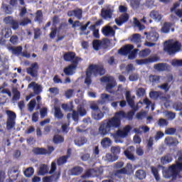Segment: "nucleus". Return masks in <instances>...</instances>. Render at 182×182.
<instances>
[{
    "label": "nucleus",
    "instance_id": "nucleus-23",
    "mask_svg": "<svg viewBox=\"0 0 182 182\" xmlns=\"http://www.w3.org/2000/svg\"><path fill=\"white\" fill-rule=\"evenodd\" d=\"M65 141V137L60 134H55L53 137L54 144H60Z\"/></svg>",
    "mask_w": 182,
    "mask_h": 182
},
{
    "label": "nucleus",
    "instance_id": "nucleus-45",
    "mask_svg": "<svg viewBox=\"0 0 182 182\" xmlns=\"http://www.w3.org/2000/svg\"><path fill=\"white\" fill-rule=\"evenodd\" d=\"M160 96H161V92L151 91L149 92V97H151V99L157 100Z\"/></svg>",
    "mask_w": 182,
    "mask_h": 182
},
{
    "label": "nucleus",
    "instance_id": "nucleus-5",
    "mask_svg": "<svg viewBox=\"0 0 182 182\" xmlns=\"http://www.w3.org/2000/svg\"><path fill=\"white\" fill-rule=\"evenodd\" d=\"M63 60L65 62H72L75 65H79V62L82 60V58L76 56V53L73 51H68L63 54Z\"/></svg>",
    "mask_w": 182,
    "mask_h": 182
},
{
    "label": "nucleus",
    "instance_id": "nucleus-12",
    "mask_svg": "<svg viewBox=\"0 0 182 182\" xmlns=\"http://www.w3.org/2000/svg\"><path fill=\"white\" fill-rule=\"evenodd\" d=\"M78 64L72 63L69 65L68 67H65L63 69V72L66 76H72V75H75V70L77 68Z\"/></svg>",
    "mask_w": 182,
    "mask_h": 182
},
{
    "label": "nucleus",
    "instance_id": "nucleus-58",
    "mask_svg": "<svg viewBox=\"0 0 182 182\" xmlns=\"http://www.w3.org/2000/svg\"><path fill=\"white\" fill-rule=\"evenodd\" d=\"M82 14H83V11L80 9L74 10V16H75V18H77V19H82Z\"/></svg>",
    "mask_w": 182,
    "mask_h": 182
},
{
    "label": "nucleus",
    "instance_id": "nucleus-52",
    "mask_svg": "<svg viewBox=\"0 0 182 182\" xmlns=\"http://www.w3.org/2000/svg\"><path fill=\"white\" fill-rule=\"evenodd\" d=\"M4 23H18V22L15 21V20L14 19V16H12L5 17L4 18Z\"/></svg>",
    "mask_w": 182,
    "mask_h": 182
},
{
    "label": "nucleus",
    "instance_id": "nucleus-64",
    "mask_svg": "<svg viewBox=\"0 0 182 182\" xmlns=\"http://www.w3.org/2000/svg\"><path fill=\"white\" fill-rule=\"evenodd\" d=\"M178 163H182V150L178 152V159L176 161L175 164Z\"/></svg>",
    "mask_w": 182,
    "mask_h": 182
},
{
    "label": "nucleus",
    "instance_id": "nucleus-14",
    "mask_svg": "<svg viewBox=\"0 0 182 182\" xmlns=\"http://www.w3.org/2000/svg\"><path fill=\"white\" fill-rule=\"evenodd\" d=\"M133 48H134L133 45L128 44L122 47L118 52L119 53H120V55L127 56V55H129V53L132 52V50L133 49Z\"/></svg>",
    "mask_w": 182,
    "mask_h": 182
},
{
    "label": "nucleus",
    "instance_id": "nucleus-37",
    "mask_svg": "<svg viewBox=\"0 0 182 182\" xmlns=\"http://www.w3.org/2000/svg\"><path fill=\"white\" fill-rule=\"evenodd\" d=\"M154 68L156 70H159V72H164V70L167 69V64L164 63H160L156 64L154 65Z\"/></svg>",
    "mask_w": 182,
    "mask_h": 182
},
{
    "label": "nucleus",
    "instance_id": "nucleus-51",
    "mask_svg": "<svg viewBox=\"0 0 182 182\" xmlns=\"http://www.w3.org/2000/svg\"><path fill=\"white\" fill-rule=\"evenodd\" d=\"M148 63H156V62H159L160 60V57L157 56V55H153L147 58Z\"/></svg>",
    "mask_w": 182,
    "mask_h": 182
},
{
    "label": "nucleus",
    "instance_id": "nucleus-41",
    "mask_svg": "<svg viewBox=\"0 0 182 182\" xmlns=\"http://www.w3.org/2000/svg\"><path fill=\"white\" fill-rule=\"evenodd\" d=\"M131 42H134V43H139L141 41V36L139 33L133 34L130 38Z\"/></svg>",
    "mask_w": 182,
    "mask_h": 182
},
{
    "label": "nucleus",
    "instance_id": "nucleus-29",
    "mask_svg": "<svg viewBox=\"0 0 182 182\" xmlns=\"http://www.w3.org/2000/svg\"><path fill=\"white\" fill-rule=\"evenodd\" d=\"M54 110H55L54 116L56 119H58V120L63 119L64 114L62 113V110L60 109V107H55Z\"/></svg>",
    "mask_w": 182,
    "mask_h": 182
},
{
    "label": "nucleus",
    "instance_id": "nucleus-63",
    "mask_svg": "<svg viewBox=\"0 0 182 182\" xmlns=\"http://www.w3.org/2000/svg\"><path fill=\"white\" fill-rule=\"evenodd\" d=\"M172 66H182V60H173Z\"/></svg>",
    "mask_w": 182,
    "mask_h": 182
},
{
    "label": "nucleus",
    "instance_id": "nucleus-28",
    "mask_svg": "<svg viewBox=\"0 0 182 182\" xmlns=\"http://www.w3.org/2000/svg\"><path fill=\"white\" fill-rule=\"evenodd\" d=\"M9 50H11L13 55H16V56H19L22 53L23 48L22 46L14 47L11 46L9 48Z\"/></svg>",
    "mask_w": 182,
    "mask_h": 182
},
{
    "label": "nucleus",
    "instance_id": "nucleus-3",
    "mask_svg": "<svg viewBox=\"0 0 182 182\" xmlns=\"http://www.w3.org/2000/svg\"><path fill=\"white\" fill-rule=\"evenodd\" d=\"M181 49V43L178 41H175L173 43L168 42L164 46V50L166 52L168 55H174L176 52H178Z\"/></svg>",
    "mask_w": 182,
    "mask_h": 182
},
{
    "label": "nucleus",
    "instance_id": "nucleus-44",
    "mask_svg": "<svg viewBox=\"0 0 182 182\" xmlns=\"http://www.w3.org/2000/svg\"><path fill=\"white\" fill-rule=\"evenodd\" d=\"M149 82L152 83V85H156L160 82V76L159 75H149Z\"/></svg>",
    "mask_w": 182,
    "mask_h": 182
},
{
    "label": "nucleus",
    "instance_id": "nucleus-16",
    "mask_svg": "<svg viewBox=\"0 0 182 182\" xmlns=\"http://www.w3.org/2000/svg\"><path fill=\"white\" fill-rule=\"evenodd\" d=\"M165 144L169 147H173L178 144V140L177 139L173 138L171 136H167L165 138Z\"/></svg>",
    "mask_w": 182,
    "mask_h": 182
},
{
    "label": "nucleus",
    "instance_id": "nucleus-56",
    "mask_svg": "<svg viewBox=\"0 0 182 182\" xmlns=\"http://www.w3.org/2000/svg\"><path fill=\"white\" fill-rule=\"evenodd\" d=\"M146 95V90L143 87H139L136 90V96L138 97H143Z\"/></svg>",
    "mask_w": 182,
    "mask_h": 182
},
{
    "label": "nucleus",
    "instance_id": "nucleus-22",
    "mask_svg": "<svg viewBox=\"0 0 182 182\" xmlns=\"http://www.w3.org/2000/svg\"><path fill=\"white\" fill-rule=\"evenodd\" d=\"M173 161V157L170 154H168L161 158V164L164 166V164H168V163H171Z\"/></svg>",
    "mask_w": 182,
    "mask_h": 182
},
{
    "label": "nucleus",
    "instance_id": "nucleus-59",
    "mask_svg": "<svg viewBox=\"0 0 182 182\" xmlns=\"http://www.w3.org/2000/svg\"><path fill=\"white\" fill-rule=\"evenodd\" d=\"M168 122H167L166 119L161 118L158 121V125L160 126V127H164V126H168Z\"/></svg>",
    "mask_w": 182,
    "mask_h": 182
},
{
    "label": "nucleus",
    "instance_id": "nucleus-32",
    "mask_svg": "<svg viewBox=\"0 0 182 182\" xmlns=\"http://www.w3.org/2000/svg\"><path fill=\"white\" fill-rule=\"evenodd\" d=\"M35 85H36V83L35 82H32L28 85V89L34 87V93H36V95H39V93L42 92V88H41V85H36V86H35Z\"/></svg>",
    "mask_w": 182,
    "mask_h": 182
},
{
    "label": "nucleus",
    "instance_id": "nucleus-61",
    "mask_svg": "<svg viewBox=\"0 0 182 182\" xmlns=\"http://www.w3.org/2000/svg\"><path fill=\"white\" fill-rule=\"evenodd\" d=\"M131 6L132 8H139L140 6V0H131Z\"/></svg>",
    "mask_w": 182,
    "mask_h": 182
},
{
    "label": "nucleus",
    "instance_id": "nucleus-30",
    "mask_svg": "<svg viewBox=\"0 0 182 182\" xmlns=\"http://www.w3.org/2000/svg\"><path fill=\"white\" fill-rule=\"evenodd\" d=\"M34 21L35 22H38V23H42L43 22V14L42 13V10H38L36 12Z\"/></svg>",
    "mask_w": 182,
    "mask_h": 182
},
{
    "label": "nucleus",
    "instance_id": "nucleus-53",
    "mask_svg": "<svg viewBox=\"0 0 182 182\" xmlns=\"http://www.w3.org/2000/svg\"><path fill=\"white\" fill-rule=\"evenodd\" d=\"M15 127V120L7 119L6 129L7 130H11Z\"/></svg>",
    "mask_w": 182,
    "mask_h": 182
},
{
    "label": "nucleus",
    "instance_id": "nucleus-18",
    "mask_svg": "<svg viewBox=\"0 0 182 182\" xmlns=\"http://www.w3.org/2000/svg\"><path fill=\"white\" fill-rule=\"evenodd\" d=\"M113 100H115L114 97L110 96L109 94L102 93L101 94V100L100 101V103H101V105H105L106 102H113Z\"/></svg>",
    "mask_w": 182,
    "mask_h": 182
},
{
    "label": "nucleus",
    "instance_id": "nucleus-38",
    "mask_svg": "<svg viewBox=\"0 0 182 182\" xmlns=\"http://www.w3.org/2000/svg\"><path fill=\"white\" fill-rule=\"evenodd\" d=\"M85 75H86V77L85 80V83H86L87 86H90V85H92V73H90L87 70H86L85 72Z\"/></svg>",
    "mask_w": 182,
    "mask_h": 182
},
{
    "label": "nucleus",
    "instance_id": "nucleus-19",
    "mask_svg": "<svg viewBox=\"0 0 182 182\" xmlns=\"http://www.w3.org/2000/svg\"><path fill=\"white\" fill-rule=\"evenodd\" d=\"M33 153L36 156H45L48 154V149L45 148L36 147L33 149Z\"/></svg>",
    "mask_w": 182,
    "mask_h": 182
},
{
    "label": "nucleus",
    "instance_id": "nucleus-36",
    "mask_svg": "<svg viewBox=\"0 0 182 182\" xmlns=\"http://www.w3.org/2000/svg\"><path fill=\"white\" fill-rule=\"evenodd\" d=\"M69 157H70V155H65L60 157L57 160L58 166H63V164L68 163V159H69Z\"/></svg>",
    "mask_w": 182,
    "mask_h": 182
},
{
    "label": "nucleus",
    "instance_id": "nucleus-60",
    "mask_svg": "<svg viewBox=\"0 0 182 182\" xmlns=\"http://www.w3.org/2000/svg\"><path fill=\"white\" fill-rule=\"evenodd\" d=\"M158 87L162 90H164L165 92H168V90H170V87H168V83L167 82L159 85Z\"/></svg>",
    "mask_w": 182,
    "mask_h": 182
},
{
    "label": "nucleus",
    "instance_id": "nucleus-55",
    "mask_svg": "<svg viewBox=\"0 0 182 182\" xmlns=\"http://www.w3.org/2000/svg\"><path fill=\"white\" fill-rule=\"evenodd\" d=\"M35 106H36V100L33 99L28 103L29 112H33V109H35Z\"/></svg>",
    "mask_w": 182,
    "mask_h": 182
},
{
    "label": "nucleus",
    "instance_id": "nucleus-1",
    "mask_svg": "<svg viewBox=\"0 0 182 182\" xmlns=\"http://www.w3.org/2000/svg\"><path fill=\"white\" fill-rule=\"evenodd\" d=\"M139 110V107L132 108V110L125 113L124 111L120 110L114 113V117L104 119L100 123L98 128V133L102 137L107 136L115 129H120L122 126V120L127 119L128 120H133V117L136 114V112Z\"/></svg>",
    "mask_w": 182,
    "mask_h": 182
},
{
    "label": "nucleus",
    "instance_id": "nucleus-11",
    "mask_svg": "<svg viewBox=\"0 0 182 182\" xmlns=\"http://www.w3.org/2000/svg\"><path fill=\"white\" fill-rule=\"evenodd\" d=\"M136 151V148L133 146H129L124 151V156L128 159V160H131V161H134L136 160V157L134 156V152Z\"/></svg>",
    "mask_w": 182,
    "mask_h": 182
},
{
    "label": "nucleus",
    "instance_id": "nucleus-21",
    "mask_svg": "<svg viewBox=\"0 0 182 182\" xmlns=\"http://www.w3.org/2000/svg\"><path fill=\"white\" fill-rule=\"evenodd\" d=\"M135 177L139 180H144L147 177V173L144 170L139 169L135 172Z\"/></svg>",
    "mask_w": 182,
    "mask_h": 182
},
{
    "label": "nucleus",
    "instance_id": "nucleus-7",
    "mask_svg": "<svg viewBox=\"0 0 182 182\" xmlns=\"http://www.w3.org/2000/svg\"><path fill=\"white\" fill-rule=\"evenodd\" d=\"M100 81L104 83H107L106 85V90H107V92H109V90H112V89L116 86V81H114L113 77L104 76L100 78Z\"/></svg>",
    "mask_w": 182,
    "mask_h": 182
},
{
    "label": "nucleus",
    "instance_id": "nucleus-13",
    "mask_svg": "<svg viewBox=\"0 0 182 182\" xmlns=\"http://www.w3.org/2000/svg\"><path fill=\"white\" fill-rule=\"evenodd\" d=\"M144 35L146 36V39L151 42H157L159 41V34L156 31L145 32Z\"/></svg>",
    "mask_w": 182,
    "mask_h": 182
},
{
    "label": "nucleus",
    "instance_id": "nucleus-17",
    "mask_svg": "<svg viewBox=\"0 0 182 182\" xmlns=\"http://www.w3.org/2000/svg\"><path fill=\"white\" fill-rule=\"evenodd\" d=\"M62 26H63V24H60L59 27L56 26V23H53L51 27V32L50 33V39H55L56 36V33H58V31H60L62 29Z\"/></svg>",
    "mask_w": 182,
    "mask_h": 182
},
{
    "label": "nucleus",
    "instance_id": "nucleus-31",
    "mask_svg": "<svg viewBox=\"0 0 182 182\" xmlns=\"http://www.w3.org/2000/svg\"><path fill=\"white\" fill-rule=\"evenodd\" d=\"M75 144H76V146H83L84 144H86L87 143V139H86V137L85 136H80L78 139H75L74 141Z\"/></svg>",
    "mask_w": 182,
    "mask_h": 182
},
{
    "label": "nucleus",
    "instance_id": "nucleus-40",
    "mask_svg": "<svg viewBox=\"0 0 182 182\" xmlns=\"http://www.w3.org/2000/svg\"><path fill=\"white\" fill-rule=\"evenodd\" d=\"M48 173V165L42 164L38 171L39 176H45V174Z\"/></svg>",
    "mask_w": 182,
    "mask_h": 182
},
{
    "label": "nucleus",
    "instance_id": "nucleus-57",
    "mask_svg": "<svg viewBox=\"0 0 182 182\" xmlns=\"http://www.w3.org/2000/svg\"><path fill=\"white\" fill-rule=\"evenodd\" d=\"M86 129V126L80 125L76 128V131L77 133H87L89 129Z\"/></svg>",
    "mask_w": 182,
    "mask_h": 182
},
{
    "label": "nucleus",
    "instance_id": "nucleus-25",
    "mask_svg": "<svg viewBox=\"0 0 182 182\" xmlns=\"http://www.w3.org/2000/svg\"><path fill=\"white\" fill-rule=\"evenodd\" d=\"M102 32L105 36H109V35H112L114 36V31L112 27L106 26L102 28Z\"/></svg>",
    "mask_w": 182,
    "mask_h": 182
},
{
    "label": "nucleus",
    "instance_id": "nucleus-54",
    "mask_svg": "<svg viewBox=\"0 0 182 182\" xmlns=\"http://www.w3.org/2000/svg\"><path fill=\"white\" fill-rule=\"evenodd\" d=\"M177 132V129L176 128H167L165 130V134H168V136H173L176 134Z\"/></svg>",
    "mask_w": 182,
    "mask_h": 182
},
{
    "label": "nucleus",
    "instance_id": "nucleus-2",
    "mask_svg": "<svg viewBox=\"0 0 182 182\" xmlns=\"http://www.w3.org/2000/svg\"><path fill=\"white\" fill-rule=\"evenodd\" d=\"M87 70L91 73L92 76H103L106 75V68L105 65L99 64H91L88 66Z\"/></svg>",
    "mask_w": 182,
    "mask_h": 182
},
{
    "label": "nucleus",
    "instance_id": "nucleus-27",
    "mask_svg": "<svg viewBox=\"0 0 182 182\" xmlns=\"http://www.w3.org/2000/svg\"><path fill=\"white\" fill-rule=\"evenodd\" d=\"M83 172V168L80 166H75L70 170L72 176H80Z\"/></svg>",
    "mask_w": 182,
    "mask_h": 182
},
{
    "label": "nucleus",
    "instance_id": "nucleus-15",
    "mask_svg": "<svg viewBox=\"0 0 182 182\" xmlns=\"http://www.w3.org/2000/svg\"><path fill=\"white\" fill-rule=\"evenodd\" d=\"M125 99L129 106L131 107V109H136V107H139V106H135L134 100L132 98V95L130 94V91H127L125 93Z\"/></svg>",
    "mask_w": 182,
    "mask_h": 182
},
{
    "label": "nucleus",
    "instance_id": "nucleus-33",
    "mask_svg": "<svg viewBox=\"0 0 182 182\" xmlns=\"http://www.w3.org/2000/svg\"><path fill=\"white\" fill-rule=\"evenodd\" d=\"M101 16H102L104 19H106L107 18H112V10L102 9Z\"/></svg>",
    "mask_w": 182,
    "mask_h": 182
},
{
    "label": "nucleus",
    "instance_id": "nucleus-34",
    "mask_svg": "<svg viewBox=\"0 0 182 182\" xmlns=\"http://www.w3.org/2000/svg\"><path fill=\"white\" fill-rule=\"evenodd\" d=\"M101 49H110V40L108 38L101 40Z\"/></svg>",
    "mask_w": 182,
    "mask_h": 182
},
{
    "label": "nucleus",
    "instance_id": "nucleus-6",
    "mask_svg": "<svg viewBox=\"0 0 182 182\" xmlns=\"http://www.w3.org/2000/svg\"><path fill=\"white\" fill-rule=\"evenodd\" d=\"M133 170V166L132 164H127L126 166L114 171V176L118 177V178H122L123 176L122 175L130 174Z\"/></svg>",
    "mask_w": 182,
    "mask_h": 182
},
{
    "label": "nucleus",
    "instance_id": "nucleus-48",
    "mask_svg": "<svg viewBox=\"0 0 182 182\" xmlns=\"http://www.w3.org/2000/svg\"><path fill=\"white\" fill-rule=\"evenodd\" d=\"M173 26V23H165L161 28L162 32L164 33H168L170 32L171 28Z\"/></svg>",
    "mask_w": 182,
    "mask_h": 182
},
{
    "label": "nucleus",
    "instance_id": "nucleus-50",
    "mask_svg": "<svg viewBox=\"0 0 182 182\" xmlns=\"http://www.w3.org/2000/svg\"><path fill=\"white\" fill-rule=\"evenodd\" d=\"M33 173H35V169L32 167H29L24 171V176H26V177H31V176H33Z\"/></svg>",
    "mask_w": 182,
    "mask_h": 182
},
{
    "label": "nucleus",
    "instance_id": "nucleus-10",
    "mask_svg": "<svg viewBox=\"0 0 182 182\" xmlns=\"http://www.w3.org/2000/svg\"><path fill=\"white\" fill-rule=\"evenodd\" d=\"M102 174H103V169H100V168H91V169H88L84 177H97L98 176H102Z\"/></svg>",
    "mask_w": 182,
    "mask_h": 182
},
{
    "label": "nucleus",
    "instance_id": "nucleus-39",
    "mask_svg": "<svg viewBox=\"0 0 182 182\" xmlns=\"http://www.w3.org/2000/svg\"><path fill=\"white\" fill-rule=\"evenodd\" d=\"M151 171L156 181H160V175L159 174V169L156 167L151 166Z\"/></svg>",
    "mask_w": 182,
    "mask_h": 182
},
{
    "label": "nucleus",
    "instance_id": "nucleus-42",
    "mask_svg": "<svg viewBox=\"0 0 182 182\" xmlns=\"http://www.w3.org/2000/svg\"><path fill=\"white\" fill-rule=\"evenodd\" d=\"M151 53V50L149 48H145L139 53V58H146L149 54Z\"/></svg>",
    "mask_w": 182,
    "mask_h": 182
},
{
    "label": "nucleus",
    "instance_id": "nucleus-8",
    "mask_svg": "<svg viewBox=\"0 0 182 182\" xmlns=\"http://www.w3.org/2000/svg\"><path fill=\"white\" fill-rule=\"evenodd\" d=\"M39 70V65L38 63H33L29 68H26V73L31 77H38V71Z\"/></svg>",
    "mask_w": 182,
    "mask_h": 182
},
{
    "label": "nucleus",
    "instance_id": "nucleus-26",
    "mask_svg": "<svg viewBox=\"0 0 182 182\" xmlns=\"http://www.w3.org/2000/svg\"><path fill=\"white\" fill-rule=\"evenodd\" d=\"M149 16L152 18V19H154L156 22H160L161 21V16L160 14H159L158 11H156L154 10L151 11L150 12Z\"/></svg>",
    "mask_w": 182,
    "mask_h": 182
},
{
    "label": "nucleus",
    "instance_id": "nucleus-24",
    "mask_svg": "<svg viewBox=\"0 0 182 182\" xmlns=\"http://www.w3.org/2000/svg\"><path fill=\"white\" fill-rule=\"evenodd\" d=\"M91 116L92 118L94 119V120H102V119L105 117V112H102V111L100 109L99 112L92 113Z\"/></svg>",
    "mask_w": 182,
    "mask_h": 182
},
{
    "label": "nucleus",
    "instance_id": "nucleus-47",
    "mask_svg": "<svg viewBox=\"0 0 182 182\" xmlns=\"http://www.w3.org/2000/svg\"><path fill=\"white\" fill-rule=\"evenodd\" d=\"M101 144L103 147H109L112 144V140L109 137H105L101 141Z\"/></svg>",
    "mask_w": 182,
    "mask_h": 182
},
{
    "label": "nucleus",
    "instance_id": "nucleus-35",
    "mask_svg": "<svg viewBox=\"0 0 182 182\" xmlns=\"http://www.w3.org/2000/svg\"><path fill=\"white\" fill-rule=\"evenodd\" d=\"M92 48L94 50H100L102 49V40H93Z\"/></svg>",
    "mask_w": 182,
    "mask_h": 182
},
{
    "label": "nucleus",
    "instance_id": "nucleus-20",
    "mask_svg": "<svg viewBox=\"0 0 182 182\" xmlns=\"http://www.w3.org/2000/svg\"><path fill=\"white\" fill-rule=\"evenodd\" d=\"M129 16L127 13L122 14L119 18L115 19L116 23H125L129 21Z\"/></svg>",
    "mask_w": 182,
    "mask_h": 182
},
{
    "label": "nucleus",
    "instance_id": "nucleus-9",
    "mask_svg": "<svg viewBox=\"0 0 182 182\" xmlns=\"http://www.w3.org/2000/svg\"><path fill=\"white\" fill-rule=\"evenodd\" d=\"M169 170H171L172 178H177L178 174H179L180 171H182V163L173 164L169 167Z\"/></svg>",
    "mask_w": 182,
    "mask_h": 182
},
{
    "label": "nucleus",
    "instance_id": "nucleus-62",
    "mask_svg": "<svg viewBox=\"0 0 182 182\" xmlns=\"http://www.w3.org/2000/svg\"><path fill=\"white\" fill-rule=\"evenodd\" d=\"M78 112V114H80V116L81 117H83V116H86V114L87 113L86 112V109L80 107L78 109H77V112Z\"/></svg>",
    "mask_w": 182,
    "mask_h": 182
},
{
    "label": "nucleus",
    "instance_id": "nucleus-4",
    "mask_svg": "<svg viewBox=\"0 0 182 182\" xmlns=\"http://www.w3.org/2000/svg\"><path fill=\"white\" fill-rule=\"evenodd\" d=\"M131 131L132 126L127 125L122 129H118L115 133L112 134V136L117 143V139L127 137Z\"/></svg>",
    "mask_w": 182,
    "mask_h": 182
},
{
    "label": "nucleus",
    "instance_id": "nucleus-49",
    "mask_svg": "<svg viewBox=\"0 0 182 182\" xmlns=\"http://www.w3.org/2000/svg\"><path fill=\"white\" fill-rule=\"evenodd\" d=\"M6 114L8 116L7 120H15L16 119V114L11 110H7Z\"/></svg>",
    "mask_w": 182,
    "mask_h": 182
},
{
    "label": "nucleus",
    "instance_id": "nucleus-46",
    "mask_svg": "<svg viewBox=\"0 0 182 182\" xmlns=\"http://www.w3.org/2000/svg\"><path fill=\"white\" fill-rule=\"evenodd\" d=\"M52 182H58L60 178V171L54 173V174L50 176Z\"/></svg>",
    "mask_w": 182,
    "mask_h": 182
},
{
    "label": "nucleus",
    "instance_id": "nucleus-43",
    "mask_svg": "<svg viewBox=\"0 0 182 182\" xmlns=\"http://www.w3.org/2000/svg\"><path fill=\"white\" fill-rule=\"evenodd\" d=\"M90 109H91L92 113H96L97 112H100V108H99V105L96 102H92L90 105Z\"/></svg>",
    "mask_w": 182,
    "mask_h": 182
}]
</instances>
